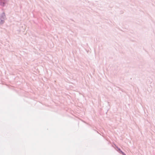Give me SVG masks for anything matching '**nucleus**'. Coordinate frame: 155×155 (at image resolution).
I'll return each mask as SVG.
<instances>
[{
	"instance_id": "nucleus-1",
	"label": "nucleus",
	"mask_w": 155,
	"mask_h": 155,
	"mask_svg": "<svg viewBox=\"0 0 155 155\" xmlns=\"http://www.w3.org/2000/svg\"><path fill=\"white\" fill-rule=\"evenodd\" d=\"M120 152L123 155H126L121 150H120Z\"/></svg>"
}]
</instances>
